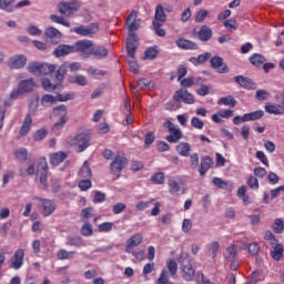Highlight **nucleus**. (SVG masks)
Instances as JSON below:
<instances>
[{"label": "nucleus", "instance_id": "2eb2a0df", "mask_svg": "<svg viewBox=\"0 0 284 284\" xmlns=\"http://www.w3.org/2000/svg\"><path fill=\"white\" fill-rule=\"evenodd\" d=\"M28 63V58L23 54L14 55L9 59L8 65L11 70H21Z\"/></svg>", "mask_w": 284, "mask_h": 284}, {"label": "nucleus", "instance_id": "864d4df0", "mask_svg": "<svg viewBox=\"0 0 284 284\" xmlns=\"http://www.w3.org/2000/svg\"><path fill=\"white\" fill-rule=\"evenodd\" d=\"M283 231H284L283 220L276 219L274 221L273 232H275V234H283Z\"/></svg>", "mask_w": 284, "mask_h": 284}, {"label": "nucleus", "instance_id": "473e14b6", "mask_svg": "<svg viewBox=\"0 0 284 284\" xmlns=\"http://www.w3.org/2000/svg\"><path fill=\"white\" fill-rule=\"evenodd\" d=\"M17 0H0V10L3 12H14V3Z\"/></svg>", "mask_w": 284, "mask_h": 284}, {"label": "nucleus", "instance_id": "4c0bfd02", "mask_svg": "<svg viewBox=\"0 0 284 284\" xmlns=\"http://www.w3.org/2000/svg\"><path fill=\"white\" fill-rule=\"evenodd\" d=\"M13 155L20 163H26L28 161V150L20 148L13 151Z\"/></svg>", "mask_w": 284, "mask_h": 284}, {"label": "nucleus", "instance_id": "a18cd8bd", "mask_svg": "<svg viewBox=\"0 0 284 284\" xmlns=\"http://www.w3.org/2000/svg\"><path fill=\"white\" fill-rule=\"evenodd\" d=\"M169 187L173 196H179V193L181 192V185L176 181H169Z\"/></svg>", "mask_w": 284, "mask_h": 284}, {"label": "nucleus", "instance_id": "338daca9", "mask_svg": "<svg viewBox=\"0 0 284 284\" xmlns=\"http://www.w3.org/2000/svg\"><path fill=\"white\" fill-rule=\"evenodd\" d=\"M281 192H284V185L277 186L273 190H271V201H274V199H278V195L281 194Z\"/></svg>", "mask_w": 284, "mask_h": 284}, {"label": "nucleus", "instance_id": "de8ad7c7", "mask_svg": "<svg viewBox=\"0 0 284 284\" xmlns=\"http://www.w3.org/2000/svg\"><path fill=\"white\" fill-rule=\"evenodd\" d=\"M270 97H272L271 92H267L266 90H257L255 92V99H257V101H267V99H270Z\"/></svg>", "mask_w": 284, "mask_h": 284}, {"label": "nucleus", "instance_id": "f257e3e1", "mask_svg": "<svg viewBox=\"0 0 284 284\" xmlns=\"http://www.w3.org/2000/svg\"><path fill=\"white\" fill-rule=\"evenodd\" d=\"M94 48V42L92 40H79L72 47L73 52H80L82 59H90L92 57V50Z\"/></svg>", "mask_w": 284, "mask_h": 284}, {"label": "nucleus", "instance_id": "c756f323", "mask_svg": "<svg viewBox=\"0 0 284 284\" xmlns=\"http://www.w3.org/2000/svg\"><path fill=\"white\" fill-rule=\"evenodd\" d=\"M265 116V111L257 110L250 113H245L243 115V121H258V119H263Z\"/></svg>", "mask_w": 284, "mask_h": 284}, {"label": "nucleus", "instance_id": "f3484780", "mask_svg": "<svg viewBox=\"0 0 284 284\" xmlns=\"http://www.w3.org/2000/svg\"><path fill=\"white\" fill-rule=\"evenodd\" d=\"M234 81L237 85H241V88H245V90H256V83L245 75H236Z\"/></svg>", "mask_w": 284, "mask_h": 284}, {"label": "nucleus", "instance_id": "6e6552de", "mask_svg": "<svg viewBox=\"0 0 284 284\" xmlns=\"http://www.w3.org/2000/svg\"><path fill=\"white\" fill-rule=\"evenodd\" d=\"M52 114H53V116H61L60 122H58L53 125V130L54 131L61 130L63 128V125H65V122L68 121V115H67L68 109L63 104L58 105V106L53 108Z\"/></svg>", "mask_w": 284, "mask_h": 284}, {"label": "nucleus", "instance_id": "ddd939ff", "mask_svg": "<svg viewBox=\"0 0 284 284\" xmlns=\"http://www.w3.org/2000/svg\"><path fill=\"white\" fill-rule=\"evenodd\" d=\"M211 68L213 70H216L219 74H227L230 72V68L227 67V63L223 61V58L215 55L210 60Z\"/></svg>", "mask_w": 284, "mask_h": 284}, {"label": "nucleus", "instance_id": "052dcab7", "mask_svg": "<svg viewBox=\"0 0 284 284\" xmlns=\"http://www.w3.org/2000/svg\"><path fill=\"white\" fill-rule=\"evenodd\" d=\"M213 184L215 186L219 187V190H225V187L227 189L229 184L225 180L221 179V178H214L213 179Z\"/></svg>", "mask_w": 284, "mask_h": 284}, {"label": "nucleus", "instance_id": "7c9ffc66", "mask_svg": "<svg viewBox=\"0 0 284 284\" xmlns=\"http://www.w3.org/2000/svg\"><path fill=\"white\" fill-rule=\"evenodd\" d=\"M264 110L267 112V114H284V108L281 104H266Z\"/></svg>", "mask_w": 284, "mask_h": 284}, {"label": "nucleus", "instance_id": "bf43d9fd", "mask_svg": "<svg viewBox=\"0 0 284 284\" xmlns=\"http://www.w3.org/2000/svg\"><path fill=\"white\" fill-rule=\"evenodd\" d=\"M158 152H170V144L165 141H156L155 142Z\"/></svg>", "mask_w": 284, "mask_h": 284}, {"label": "nucleus", "instance_id": "423d86ee", "mask_svg": "<svg viewBox=\"0 0 284 284\" xmlns=\"http://www.w3.org/2000/svg\"><path fill=\"white\" fill-rule=\"evenodd\" d=\"M34 88V80L29 79V80H22L18 88L14 89L11 94L10 99H19V97L26 94V92H31V90Z\"/></svg>", "mask_w": 284, "mask_h": 284}, {"label": "nucleus", "instance_id": "a878e982", "mask_svg": "<svg viewBox=\"0 0 284 284\" xmlns=\"http://www.w3.org/2000/svg\"><path fill=\"white\" fill-rule=\"evenodd\" d=\"M70 52H72V45H69V44H59L53 50V54L58 59L61 58V57H68V54H70Z\"/></svg>", "mask_w": 284, "mask_h": 284}, {"label": "nucleus", "instance_id": "cd10ccee", "mask_svg": "<svg viewBox=\"0 0 284 284\" xmlns=\"http://www.w3.org/2000/svg\"><path fill=\"white\" fill-rule=\"evenodd\" d=\"M175 150L180 156H190V152H192V145L187 142H180L176 146Z\"/></svg>", "mask_w": 284, "mask_h": 284}, {"label": "nucleus", "instance_id": "3c124183", "mask_svg": "<svg viewBox=\"0 0 284 284\" xmlns=\"http://www.w3.org/2000/svg\"><path fill=\"white\" fill-rule=\"evenodd\" d=\"M246 247L251 256H257V254L261 252V245H258L256 242L248 244Z\"/></svg>", "mask_w": 284, "mask_h": 284}, {"label": "nucleus", "instance_id": "603ef678", "mask_svg": "<svg viewBox=\"0 0 284 284\" xmlns=\"http://www.w3.org/2000/svg\"><path fill=\"white\" fill-rule=\"evenodd\" d=\"M50 20L53 23H59L60 26H64V28H70V23H68V21H65V19L63 17H59L57 14H51Z\"/></svg>", "mask_w": 284, "mask_h": 284}, {"label": "nucleus", "instance_id": "412c9836", "mask_svg": "<svg viewBox=\"0 0 284 284\" xmlns=\"http://www.w3.org/2000/svg\"><path fill=\"white\" fill-rule=\"evenodd\" d=\"M67 159H68L67 152L58 151L55 153L50 154L49 163L51 165H60V163H63Z\"/></svg>", "mask_w": 284, "mask_h": 284}, {"label": "nucleus", "instance_id": "72a5a7b5", "mask_svg": "<svg viewBox=\"0 0 284 284\" xmlns=\"http://www.w3.org/2000/svg\"><path fill=\"white\" fill-rule=\"evenodd\" d=\"M108 54H110V52L108 51V49H105V47L94 48V44H93V49H92L93 57L98 59H108Z\"/></svg>", "mask_w": 284, "mask_h": 284}, {"label": "nucleus", "instance_id": "aec40b11", "mask_svg": "<svg viewBox=\"0 0 284 284\" xmlns=\"http://www.w3.org/2000/svg\"><path fill=\"white\" fill-rule=\"evenodd\" d=\"M176 45L181 50H199V44L196 42L187 40L185 38L178 39Z\"/></svg>", "mask_w": 284, "mask_h": 284}, {"label": "nucleus", "instance_id": "37998d69", "mask_svg": "<svg viewBox=\"0 0 284 284\" xmlns=\"http://www.w3.org/2000/svg\"><path fill=\"white\" fill-rule=\"evenodd\" d=\"M41 85L45 92H54L57 90V84L52 83L48 78L41 80Z\"/></svg>", "mask_w": 284, "mask_h": 284}, {"label": "nucleus", "instance_id": "4468645a", "mask_svg": "<svg viewBox=\"0 0 284 284\" xmlns=\"http://www.w3.org/2000/svg\"><path fill=\"white\" fill-rule=\"evenodd\" d=\"M165 123L169 124V132H171V134L166 136V141L169 143H179V141L183 139V132H181V129L174 128V123H172L170 120H168Z\"/></svg>", "mask_w": 284, "mask_h": 284}, {"label": "nucleus", "instance_id": "b1692460", "mask_svg": "<svg viewBox=\"0 0 284 284\" xmlns=\"http://www.w3.org/2000/svg\"><path fill=\"white\" fill-rule=\"evenodd\" d=\"M168 21V14H165V9L162 4H159L155 9V16L152 23H165Z\"/></svg>", "mask_w": 284, "mask_h": 284}, {"label": "nucleus", "instance_id": "f03ea898", "mask_svg": "<svg viewBox=\"0 0 284 284\" xmlns=\"http://www.w3.org/2000/svg\"><path fill=\"white\" fill-rule=\"evenodd\" d=\"M90 133H85L83 131H80L75 134V136L73 138V145L78 154L81 152H85V150L90 148Z\"/></svg>", "mask_w": 284, "mask_h": 284}, {"label": "nucleus", "instance_id": "680f3d73", "mask_svg": "<svg viewBox=\"0 0 284 284\" xmlns=\"http://www.w3.org/2000/svg\"><path fill=\"white\" fill-rule=\"evenodd\" d=\"M45 136H48V131L45 129H40L34 133L33 140L34 141H43V139H45Z\"/></svg>", "mask_w": 284, "mask_h": 284}, {"label": "nucleus", "instance_id": "0eeeda50", "mask_svg": "<svg viewBox=\"0 0 284 284\" xmlns=\"http://www.w3.org/2000/svg\"><path fill=\"white\" fill-rule=\"evenodd\" d=\"M128 168V158L116 155L114 160L111 162V172L119 179L121 176V172Z\"/></svg>", "mask_w": 284, "mask_h": 284}, {"label": "nucleus", "instance_id": "a211bd4d", "mask_svg": "<svg viewBox=\"0 0 284 284\" xmlns=\"http://www.w3.org/2000/svg\"><path fill=\"white\" fill-rule=\"evenodd\" d=\"M44 37L51 41V43H59L61 41V31L54 27H48L44 30Z\"/></svg>", "mask_w": 284, "mask_h": 284}, {"label": "nucleus", "instance_id": "4d7b16f0", "mask_svg": "<svg viewBox=\"0 0 284 284\" xmlns=\"http://www.w3.org/2000/svg\"><path fill=\"white\" fill-rule=\"evenodd\" d=\"M168 270L171 276H175L176 272H179V264H176V261L170 260L168 262Z\"/></svg>", "mask_w": 284, "mask_h": 284}, {"label": "nucleus", "instance_id": "bb28decb", "mask_svg": "<svg viewBox=\"0 0 284 284\" xmlns=\"http://www.w3.org/2000/svg\"><path fill=\"white\" fill-rule=\"evenodd\" d=\"M31 128H32V115L28 114V115H26V118L23 120L19 135L27 136V134L30 132Z\"/></svg>", "mask_w": 284, "mask_h": 284}, {"label": "nucleus", "instance_id": "393cba45", "mask_svg": "<svg viewBox=\"0 0 284 284\" xmlns=\"http://www.w3.org/2000/svg\"><path fill=\"white\" fill-rule=\"evenodd\" d=\"M182 271V278L184 281H193L194 280V274H196V271L192 266V264H186L184 266H181Z\"/></svg>", "mask_w": 284, "mask_h": 284}, {"label": "nucleus", "instance_id": "6e6d98bb", "mask_svg": "<svg viewBox=\"0 0 284 284\" xmlns=\"http://www.w3.org/2000/svg\"><path fill=\"white\" fill-rule=\"evenodd\" d=\"M156 139V135H154V132H148L144 135V146L150 148L154 143V140Z\"/></svg>", "mask_w": 284, "mask_h": 284}, {"label": "nucleus", "instance_id": "49530a36", "mask_svg": "<svg viewBox=\"0 0 284 284\" xmlns=\"http://www.w3.org/2000/svg\"><path fill=\"white\" fill-rule=\"evenodd\" d=\"M151 181L156 185H163V183H165V174H163V172L154 173L151 176Z\"/></svg>", "mask_w": 284, "mask_h": 284}, {"label": "nucleus", "instance_id": "774afa93", "mask_svg": "<svg viewBox=\"0 0 284 284\" xmlns=\"http://www.w3.org/2000/svg\"><path fill=\"white\" fill-rule=\"evenodd\" d=\"M113 225L114 224L112 222H104L102 224H99L98 230L99 232H110Z\"/></svg>", "mask_w": 284, "mask_h": 284}, {"label": "nucleus", "instance_id": "79ce46f5", "mask_svg": "<svg viewBox=\"0 0 284 284\" xmlns=\"http://www.w3.org/2000/svg\"><path fill=\"white\" fill-rule=\"evenodd\" d=\"M159 54V47H150L145 50L144 55L145 59H149V61H153V59H156V55Z\"/></svg>", "mask_w": 284, "mask_h": 284}, {"label": "nucleus", "instance_id": "6ab92c4d", "mask_svg": "<svg viewBox=\"0 0 284 284\" xmlns=\"http://www.w3.org/2000/svg\"><path fill=\"white\" fill-rule=\"evenodd\" d=\"M139 49V39L135 37H130L126 39V52L129 57H134L136 50Z\"/></svg>", "mask_w": 284, "mask_h": 284}, {"label": "nucleus", "instance_id": "69168bd1", "mask_svg": "<svg viewBox=\"0 0 284 284\" xmlns=\"http://www.w3.org/2000/svg\"><path fill=\"white\" fill-rule=\"evenodd\" d=\"M246 183L251 190H258V179L254 178V175H251Z\"/></svg>", "mask_w": 284, "mask_h": 284}, {"label": "nucleus", "instance_id": "1a4fd4ad", "mask_svg": "<svg viewBox=\"0 0 284 284\" xmlns=\"http://www.w3.org/2000/svg\"><path fill=\"white\" fill-rule=\"evenodd\" d=\"M99 31L98 23H90L89 26H80L72 29V32L79 34L80 37H92V34H97Z\"/></svg>", "mask_w": 284, "mask_h": 284}, {"label": "nucleus", "instance_id": "f8f14e48", "mask_svg": "<svg viewBox=\"0 0 284 284\" xmlns=\"http://www.w3.org/2000/svg\"><path fill=\"white\" fill-rule=\"evenodd\" d=\"M173 101H175V103H181V101H183V103L192 105V103H194V95L189 93L187 90L179 89L173 94Z\"/></svg>", "mask_w": 284, "mask_h": 284}, {"label": "nucleus", "instance_id": "58836bf2", "mask_svg": "<svg viewBox=\"0 0 284 284\" xmlns=\"http://www.w3.org/2000/svg\"><path fill=\"white\" fill-rule=\"evenodd\" d=\"M80 234L82 236H92L94 234V227H92V224L85 221V223L80 229Z\"/></svg>", "mask_w": 284, "mask_h": 284}, {"label": "nucleus", "instance_id": "e2e57ef3", "mask_svg": "<svg viewBox=\"0 0 284 284\" xmlns=\"http://www.w3.org/2000/svg\"><path fill=\"white\" fill-rule=\"evenodd\" d=\"M191 125L195 128V130H203L205 123L199 118H192Z\"/></svg>", "mask_w": 284, "mask_h": 284}, {"label": "nucleus", "instance_id": "2f4dec72", "mask_svg": "<svg viewBox=\"0 0 284 284\" xmlns=\"http://www.w3.org/2000/svg\"><path fill=\"white\" fill-rule=\"evenodd\" d=\"M58 10L63 14V17H70V14H72V2H60L58 4Z\"/></svg>", "mask_w": 284, "mask_h": 284}, {"label": "nucleus", "instance_id": "5701e85b", "mask_svg": "<svg viewBox=\"0 0 284 284\" xmlns=\"http://www.w3.org/2000/svg\"><path fill=\"white\" fill-rule=\"evenodd\" d=\"M212 165H214V160L210 156H204L201 159L200 168H199V173L201 176H205L207 170H211Z\"/></svg>", "mask_w": 284, "mask_h": 284}, {"label": "nucleus", "instance_id": "5fc2aeb1", "mask_svg": "<svg viewBox=\"0 0 284 284\" xmlns=\"http://www.w3.org/2000/svg\"><path fill=\"white\" fill-rule=\"evenodd\" d=\"M27 32L28 34H31V37H41L43 34V31L33 24L28 27Z\"/></svg>", "mask_w": 284, "mask_h": 284}, {"label": "nucleus", "instance_id": "8fccbe9b", "mask_svg": "<svg viewBox=\"0 0 284 284\" xmlns=\"http://www.w3.org/2000/svg\"><path fill=\"white\" fill-rule=\"evenodd\" d=\"M178 263H180L181 267H183L184 265L192 264V261L190 260V254L189 253H181L178 256Z\"/></svg>", "mask_w": 284, "mask_h": 284}, {"label": "nucleus", "instance_id": "4be33fe9", "mask_svg": "<svg viewBox=\"0 0 284 284\" xmlns=\"http://www.w3.org/2000/svg\"><path fill=\"white\" fill-rule=\"evenodd\" d=\"M214 32L212 31V29L207 26H202L197 32V39H200V41H203L204 43H207V41H210V39H212Z\"/></svg>", "mask_w": 284, "mask_h": 284}, {"label": "nucleus", "instance_id": "0e129e2a", "mask_svg": "<svg viewBox=\"0 0 284 284\" xmlns=\"http://www.w3.org/2000/svg\"><path fill=\"white\" fill-rule=\"evenodd\" d=\"M165 23H159V22H155V23H152L154 30H155V34L158 37H165V31L164 29H162L161 27H163Z\"/></svg>", "mask_w": 284, "mask_h": 284}, {"label": "nucleus", "instance_id": "ea45409f", "mask_svg": "<svg viewBox=\"0 0 284 284\" xmlns=\"http://www.w3.org/2000/svg\"><path fill=\"white\" fill-rule=\"evenodd\" d=\"M28 70L30 74H33L34 77H41V62L29 63Z\"/></svg>", "mask_w": 284, "mask_h": 284}, {"label": "nucleus", "instance_id": "09e8293b", "mask_svg": "<svg viewBox=\"0 0 284 284\" xmlns=\"http://www.w3.org/2000/svg\"><path fill=\"white\" fill-rule=\"evenodd\" d=\"M219 247H221V245L219 244V242H212L209 246V256H211V258H216V253L219 252Z\"/></svg>", "mask_w": 284, "mask_h": 284}, {"label": "nucleus", "instance_id": "c03bdc74", "mask_svg": "<svg viewBox=\"0 0 284 284\" xmlns=\"http://www.w3.org/2000/svg\"><path fill=\"white\" fill-rule=\"evenodd\" d=\"M79 174L83 179H90L92 176V170L90 169V165H88V161H84Z\"/></svg>", "mask_w": 284, "mask_h": 284}, {"label": "nucleus", "instance_id": "9d476101", "mask_svg": "<svg viewBox=\"0 0 284 284\" xmlns=\"http://www.w3.org/2000/svg\"><path fill=\"white\" fill-rule=\"evenodd\" d=\"M23 258H26V251L18 248L9 261V267L16 271L21 270L23 267Z\"/></svg>", "mask_w": 284, "mask_h": 284}, {"label": "nucleus", "instance_id": "9b49d317", "mask_svg": "<svg viewBox=\"0 0 284 284\" xmlns=\"http://www.w3.org/2000/svg\"><path fill=\"white\" fill-rule=\"evenodd\" d=\"M58 101H70V95L63 97L61 93H58L57 97L52 94H44L41 98V105L43 108H52V105H54V103H57Z\"/></svg>", "mask_w": 284, "mask_h": 284}, {"label": "nucleus", "instance_id": "dca6fc26", "mask_svg": "<svg viewBox=\"0 0 284 284\" xmlns=\"http://www.w3.org/2000/svg\"><path fill=\"white\" fill-rule=\"evenodd\" d=\"M143 243V235L141 233L134 234L126 241L125 252L130 254L134 247H139Z\"/></svg>", "mask_w": 284, "mask_h": 284}, {"label": "nucleus", "instance_id": "13d9d810", "mask_svg": "<svg viewBox=\"0 0 284 284\" xmlns=\"http://www.w3.org/2000/svg\"><path fill=\"white\" fill-rule=\"evenodd\" d=\"M78 187H80L82 192H88V190L92 187V181L90 179L81 180L78 184Z\"/></svg>", "mask_w": 284, "mask_h": 284}, {"label": "nucleus", "instance_id": "e433bc0d", "mask_svg": "<svg viewBox=\"0 0 284 284\" xmlns=\"http://www.w3.org/2000/svg\"><path fill=\"white\" fill-rule=\"evenodd\" d=\"M239 247L234 244L226 248L224 253V257L230 261L231 263H234V260L236 258V252Z\"/></svg>", "mask_w": 284, "mask_h": 284}, {"label": "nucleus", "instance_id": "f704fd0d", "mask_svg": "<svg viewBox=\"0 0 284 284\" xmlns=\"http://www.w3.org/2000/svg\"><path fill=\"white\" fill-rule=\"evenodd\" d=\"M57 70L54 64L50 63H41L40 64V77H48V74H52Z\"/></svg>", "mask_w": 284, "mask_h": 284}, {"label": "nucleus", "instance_id": "7ed1b4c3", "mask_svg": "<svg viewBox=\"0 0 284 284\" xmlns=\"http://www.w3.org/2000/svg\"><path fill=\"white\" fill-rule=\"evenodd\" d=\"M36 181L41 190H48V162L45 160H41L38 164Z\"/></svg>", "mask_w": 284, "mask_h": 284}, {"label": "nucleus", "instance_id": "c9c22d12", "mask_svg": "<svg viewBox=\"0 0 284 284\" xmlns=\"http://www.w3.org/2000/svg\"><path fill=\"white\" fill-rule=\"evenodd\" d=\"M283 252H284L283 244H276L273 247V251L271 252V256L272 258H274V261H281L283 258Z\"/></svg>", "mask_w": 284, "mask_h": 284}, {"label": "nucleus", "instance_id": "39448f33", "mask_svg": "<svg viewBox=\"0 0 284 284\" xmlns=\"http://www.w3.org/2000/svg\"><path fill=\"white\" fill-rule=\"evenodd\" d=\"M139 12L136 10H132L129 17L125 20V26L129 30V37H136V30L141 28V19L136 20Z\"/></svg>", "mask_w": 284, "mask_h": 284}, {"label": "nucleus", "instance_id": "20e7f679", "mask_svg": "<svg viewBox=\"0 0 284 284\" xmlns=\"http://www.w3.org/2000/svg\"><path fill=\"white\" fill-rule=\"evenodd\" d=\"M33 201L38 207H42V215L50 216L57 210V204L52 200L41 199L39 196H33Z\"/></svg>", "mask_w": 284, "mask_h": 284}, {"label": "nucleus", "instance_id": "c85d7f7f", "mask_svg": "<svg viewBox=\"0 0 284 284\" xmlns=\"http://www.w3.org/2000/svg\"><path fill=\"white\" fill-rule=\"evenodd\" d=\"M248 61L252 65H254L255 68H262L263 63H265V61H267V59H265L264 55L260 54V53H253L250 58Z\"/></svg>", "mask_w": 284, "mask_h": 284}, {"label": "nucleus", "instance_id": "a19ab883", "mask_svg": "<svg viewBox=\"0 0 284 284\" xmlns=\"http://www.w3.org/2000/svg\"><path fill=\"white\" fill-rule=\"evenodd\" d=\"M217 105H230V108L236 106V100L233 97H223L219 99Z\"/></svg>", "mask_w": 284, "mask_h": 284}]
</instances>
